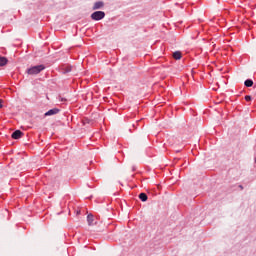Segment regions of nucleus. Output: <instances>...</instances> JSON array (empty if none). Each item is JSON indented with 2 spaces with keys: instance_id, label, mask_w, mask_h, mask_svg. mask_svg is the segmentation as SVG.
I'll list each match as a JSON object with an SVG mask.
<instances>
[{
  "instance_id": "8",
  "label": "nucleus",
  "mask_w": 256,
  "mask_h": 256,
  "mask_svg": "<svg viewBox=\"0 0 256 256\" xmlns=\"http://www.w3.org/2000/svg\"><path fill=\"white\" fill-rule=\"evenodd\" d=\"M87 222H88V225H93V215L92 214H89L87 216Z\"/></svg>"
},
{
  "instance_id": "13",
  "label": "nucleus",
  "mask_w": 256,
  "mask_h": 256,
  "mask_svg": "<svg viewBox=\"0 0 256 256\" xmlns=\"http://www.w3.org/2000/svg\"><path fill=\"white\" fill-rule=\"evenodd\" d=\"M69 71H71V68H67L64 73H69Z\"/></svg>"
},
{
  "instance_id": "10",
  "label": "nucleus",
  "mask_w": 256,
  "mask_h": 256,
  "mask_svg": "<svg viewBox=\"0 0 256 256\" xmlns=\"http://www.w3.org/2000/svg\"><path fill=\"white\" fill-rule=\"evenodd\" d=\"M139 199H141L143 202L147 201V199H148L147 194L141 193L139 195Z\"/></svg>"
},
{
  "instance_id": "7",
  "label": "nucleus",
  "mask_w": 256,
  "mask_h": 256,
  "mask_svg": "<svg viewBox=\"0 0 256 256\" xmlns=\"http://www.w3.org/2000/svg\"><path fill=\"white\" fill-rule=\"evenodd\" d=\"M244 85H245L246 87H253V80H251V79L246 80V81L244 82Z\"/></svg>"
},
{
  "instance_id": "11",
  "label": "nucleus",
  "mask_w": 256,
  "mask_h": 256,
  "mask_svg": "<svg viewBox=\"0 0 256 256\" xmlns=\"http://www.w3.org/2000/svg\"><path fill=\"white\" fill-rule=\"evenodd\" d=\"M0 109H3V100L0 99Z\"/></svg>"
},
{
  "instance_id": "5",
  "label": "nucleus",
  "mask_w": 256,
  "mask_h": 256,
  "mask_svg": "<svg viewBox=\"0 0 256 256\" xmlns=\"http://www.w3.org/2000/svg\"><path fill=\"white\" fill-rule=\"evenodd\" d=\"M103 2L102 1H99V2H96L93 6V11L97 10V9H101L103 7Z\"/></svg>"
},
{
  "instance_id": "3",
  "label": "nucleus",
  "mask_w": 256,
  "mask_h": 256,
  "mask_svg": "<svg viewBox=\"0 0 256 256\" xmlns=\"http://www.w3.org/2000/svg\"><path fill=\"white\" fill-rule=\"evenodd\" d=\"M57 113H59V109L53 108V109L49 110L48 112H46L44 115H45V117H51V115H57Z\"/></svg>"
},
{
  "instance_id": "9",
  "label": "nucleus",
  "mask_w": 256,
  "mask_h": 256,
  "mask_svg": "<svg viewBox=\"0 0 256 256\" xmlns=\"http://www.w3.org/2000/svg\"><path fill=\"white\" fill-rule=\"evenodd\" d=\"M173 57L174 59L179 60L181 59V53L179 51H176L173 53Z\"/></svg>"
},
{
  "instance_id": "6",
  "label": "nucleus",
  "mask_w": 256,
  "mask_h": 256,
  "mask_svg": "<svg viewBox=\"0 0 256 256\" xmlns=\"http://www.w3.org/2000/svg\"><path fill=\"white\" fill-rule=\"evenodd\" d=\"M7 58L0 56V67H5V65H7Z\"/></svg>"
},
{
  "instance_id": "2",
  "label": "nucleus",
  "mask_w": 256,
  "mask_h": 256,
  "mask_svg": "<svg viewBox=\"0 0 256 256\" xmlns=\"http://www.w3.org/2000/svg\"><path fill=\"white\" fill-rule=\"evenodd\" d=\"M91 19H93V21H101V19H105V12L96 11L91 14Z\"/></svg>"
},
{
  "instance_id": "1",
  "label": "nucleus",
  "mask_w": 256,
  "mask_h": 256,
  "mask_svg": "<svg viewBox=\"0 0 256 256\" xmlns=\"http://www.w3.org/2000/svg\"><path fill=\"white\" fill-rule=\"evenodd\" d=\"M43 69H45L43 65L33 66L27 70V73L28 75H39V72L43 71Z\"/></svg>"
},
{
  "instance_id": "4",
  "label": "nucleus",
  "mask_w": 256,
  "mask_h": 256,
  "mask_svg": "<svg viewBox=\"0 0 256 256\" xmlns=\"http://www.w3.org/2000/svg\"><path fill=\"white\" fill-rule=\"evenodd\" d=\"M21 137H23V132H21V130H16L12 134V139H21Z\"/></svg>"
},
{
  "instance_id": "14",
  "label": "nucleus",
  "mask_w": 256,
  "mask_h": 256,
  "mask_svg": "<svg viewBox=\"0 0 256 256\" xmlns=\"http://www.w3.org/2000/svg\"><path fill=\"white\" fill-rule=\"evenodd\" d=\"M61 99V101H65V99L64 98H60Z\"/></svg>"
},
{
  "instance_id": "12",
  "label": "nucleus",
  "mask_w": 256,
  "mask_h": 256,
  "mask_svg": "<svg viewBox=\"0 0 256 256\" xmlns=\"http://www.w3.org/2000/svg\"><path fill=\"white\" fill-rule=\"evenodd\" d=\"M245 99H246L247 101H251V96H245Z\"/></svg>"
}]
</instances>
